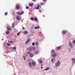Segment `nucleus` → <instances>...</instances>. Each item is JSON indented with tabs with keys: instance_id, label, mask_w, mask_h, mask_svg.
Returning a JSON list of instances; mask_svg holds the SVG:
<instances>
[{
	"instance_id": "obj_13",
	"label": "nucleus",
	"mask_w": 75,
	"mask_h": 75,
	"mask_svg": "<svg viewBox=\"0 0 75 75\" xmlns=\"http://www.w3.org/2000/svg\"><path fill=\"white\" fill-rule=\"evenodd\" d=\"M56 55L57 54H54L52 55V57H56Z\"/></svg>"
},
{
	"instance_id": "obj_46",
	"label": "nucleus",
	"mask_w": 75,
	"mask_h": 75,
	"mask_svg": "<svg viewBox=\"0 0 75 75\" xmlns=\"http://www.w3.org/2000/svg\"><path fill=\"white\" fill-rule=\"evenodd\" d=\"M42 66V65H41V66Z\"/></svg>"
},
{
	"instance_id": "obj_4",
	"label": "nucleus",
	"mask_w": 75,
	"mask_h": 75,
	"mask_svg": "<svg viewBox=\"0 0 75 75\" xmlns=\"http://www.w3.org/2000/svg\"><path fill=\"white\" fill-rule=\"evenodd\" d=\"M29 41H30V38H28V40L26 41L25 44H27V43H28Z\"/></svg>"
},
{
	"instance_id": "obj_38",
	"label": "nucleus",
	"mask_w": 75,
	"mask_h": 75,
	"mask_svg": "<svg viewBox=\"0 0 75 75\" xmlns=\"http://www.w3.org/2000/svg\"><path fill=\"white\" fill-rule=\"evenodd\" d=\"M43 1H44V2H45V1H47V0H43Z\"/></svg>"
},
{
	"instance_id": "obj_14",
	"label": "nucleus",
	"mask_w": 75,
	"mask_h": 75,
	"mask_svg": "<svg viewBox=\"0 0 75 75\" xmlns=\"http://www.w3.org/2000/svg\"><path fill=\"white\" fill-rule=\"evenodd\" d=\"M55 58H53L52 59L51 62H53V61H55Z\"/></svg>"
},
{
	"instance_id": "obj_5",
	"label": "nucleus",
	"mask_w": 75,
	"mask_h": 75,
	"mask_svg": "<svg viewBox=\"0 0 75 75\" xmlns=\"http://www.w3.org/2000/svg\"><path fill=\"white\" fill-rule=\"evenodd\" d=\"M16 19L17 20H20V16H17L16 17Z\"/></svg>"
},
{
	"instance_id": "obj_42",
	"label": "nucleus",
	"mask_w": 75,
	"mask_h": 75,
	"mask_svg": "<svg viewBox=\"0 0 75 75\" xmlns=\"http://www.w3.org/2000/svg\"><path fill=\"white\" fill-rule=\"evenodd\" d=\"M74 63H75V58H74Z\"/></svg>"
},
{
	"instance_id": "obj_26",
	"label": "nucleus",
	"mask_w": 75,
	"mask_h": 75,
	"mask_svg": "<svg viewBox=\"0 0 75 75\" xmlns=\"http://www.w3.org/2000/svg\"><path fill=\"white\" fill-rule=\"evenodd\" d=\"M6 33L7 34H9V33H10V32L6 31Z\"/></svg>"
},
{
	"instance_id": "obj_21",
	"label": "nucleus",
	"mask_w": 75,
	"mask_h": 75,
	"mask_svg": "<svg viewBox=\"0 0 75 75\" xmlns=\"http://www.w3.org/2000/svg\"><path fill=\"white\" fill-rule=\"evenodd\" d=\"M29 65L30 67H32V64H31V63L30 62L29 63Z\"/></svg>"
},
{
	"instance_id": "obj_35",
	"label": "nucleus",
	"mask_w": 75,
	"mask_h": 75,
	"mask_svg": "<svg viewBox=\"0 0 75 75\" xmlns=\"http://www.w3.org/2000/svg\"><path fill=\"white\" fill-rule=\"evenodd\" d=\"M52 53H54L55 52V51L54 50H52Z\"/></svg>"
},
{
	"instance_id": "obj_25",
	"label": "nucleus",
	"mask_w": 75,
	"mask_h": 75,
	"mask_svg": "<svg viewBox=\"0 0 75 75\" xmlns=\"http://www.w3.org/2000/svg\"><path fill=\"white\" fill-rule=\"evenodd\" d=\"M62 32L64 34H66V31H62Z\"/></svg>"
},
{
	"instance_id": "obj_7",
	"label": "nucleus",
	"mask_w": 75,
	"mask_h": 75,
	"mask_svg": "<svg viewBox=\"0 0 75 75\" xmlns=\"http://www.w3.org/2000/svg\"><path fill=\"white\" fill-rule=\"evenodd\" d=\"M59 65V63H56V64L55 66L56 67H57Z\"/></svg>"
},
{
	"instance_id": "obj_22",
	"label": "nucleus",
	"mask_w": 75,
	"mask_h": 75,
	"mask_svg": "<svg viewBox=\"0 0 75 75\" xmlns=\"http://www.w3.org/2000/svg\"><path fill=\"white\" fill-rule=\"evenodd\" d=\"M31 20L34 21V18H33L32 17L31 18Z\"/></svg>"
},
{
	"instance_id": "obj_47",
	"label": "nucleus",
	"mask_w": 75,
	"mask_h": 75,
	"mask_svg": "<svg viewBox=\"0 0 75 75\" xmlns=\"http://www.w3.org/2000/svg\"><path fill=\"white\" fill-rule=\"evenodd\" d=\"M12 27H13V26H12Z\"/></svg>"
},
{
	"instance_id": "obj_29",
	"label": "nucleus",
	"mask_w": 75,
	"mask_h": 75,
	"mask_svg": "<svg viewBox=\"0 0 75 75\" xmlns=\"http://www.w3.org/2000/svg\"><path fill=\"white\" fill-rule=\"evenodd\" d=\"M7 45H9V46L11 45H10V44L9 43H7Z\"/></svg>"
},
{
	"instance_id": "obj_8",
	"label": "nucleus",
	"mask_w": 75,
	"mask_h": 75,
	"mask_svg": "<svg viewBox=\"0 0 75 75\" xmlns=\"http://www.w3.org/2000/svg\"><path fill=\"white\" fill-rule=\"evenodd\" d=\"M34 20L35 21H38V19H37V17H35Z\"/></svg>"
},
{
	"instance_id": "obj_30",
	"label": "nucleus",
	"mask_w": 75,
	"mask_h": 75,
	"mask_svg": "<svg viewBox=\"0 0 75 75\" xmlns=\"http://www.w3.org/2000/svg\"><path fill=\"white\" fill-rule=\"evenodd\" d=\"M35 44H36V45H38V42H36V43Z\"/></svg>"
},
{
	"instance_id": "obj_16",
	"label": "nucleus",
	"mask_w": 75,
	"mask_h": 75,
	"mask_svg": "<svg viewBox=\"0 0 75 75\" xmlns=\"http://www.w3.org/2000/svg\"><path fill=\"white\" fill-rule=\"evenodd\" d=\"M30 57H33V54H30Z\"/></svg>"
},
{
	"instance_id": "obj_20",
	"label": "nucleus",
	"mask_w": 75,
	"mask_h": 75,
	"mask_svg": "<svg viewBox=\"0 0 75 75\" xmlns=\"http://www.w3.org/2000/svg\"><path fill=\"white\" fill-rule=\"evenodd\" d=\"M9 42H10L11 43H13V41H12V40L10 41V40H9Z\"/></svg>"
},
{
	"instance_id": "obj_44",
	"label": "nucleus",
	"mask_w": 75,
	"mask_h": 75,
	"mask_svg": "<svg viewBox=\"0 0 75 75\" xmlns=\"http://www.w3.org/2000/svg\"><path fill=\"white\" fill-rule=\"evenodd\" d=\"M33 1H35V0H33Z\"/></svg>"
},
{
	"instance_id": "obj_23",
	"label": "nucleus",
	"mask_w": 75,
	"mask_h": 75,
	"mask_svg": "<svg viewBox=\"0 0 75 75\" xmlns=\"http://www.w3.org/2000/svg\"><path fill=\"white\" fill-rule=\"evenodd\" d=\"M72 61H73V63H74V58L71 59Z\"/></svg>"
},
{
	"instance_id": "obj_31",
	"label": "nucleus",
	"mask_w": 75,
	"mask_h": 75,
	"mask_svg": "<svg viewBox=\"0 0 75 75\" xmlns=\"http://www.w3.org/2000/svg\"><path fill=\"white\" fill-rule=\"evenodd\" d=\"M33 45H35V43L34 42H33L32 43Z\"/></svg>"
},
{
	"instance_id": "obj_24",
	"label": "nucleus",
	"mask_w": 75,
	"mask_h": 75,
	"mask_svg": "<svg viewBox=\"0 0 75 75\" xmlns=\"http://www.w3.org/2000/svg\"><path fill=\"white\" fill-rule=\"evenodd\" d=\"M39 62L40 63V64H42V60H40V61Z\"/></svg>"
},
{
	"instance_id": "obj_2",
	"label": "nucleus",
	"mask_w": 75,
	"mask_h": 75,
	"mask_svg": "<svg viewBox=\"0 0 75 75\" xmlns=\"http://www.w3.org/2000/svg\"><path fill=\"white\" fill-rule=\"evenodd\" d=\"M17 14H18V15H22V14H24V12L23 11L21 12L18 11L17 12Z\"/></svg>"
},
{
	"instance_id": "obj_10",
	"label": "nucleus",
	"mask_w": 75,
	"mask_h": 75,
	"mask_svg": "<svg viewBox=\"0 0 75 75\" xmlns=\"http://www.w3.org/2000/svg\"><path fill=\"white\" fill-rule=\"evenodd\" d=\"M69 46H70V47H71V48H72V47H73L72 45V44H71V43H69Z\"/></svg>"
},
{
	"instance_id": "obj_6",
	"label": "nucleus",
	"mask_w": 75,
	"mask_h": 75,
	"mask_svg": "<svg viewBox=\"0 0 75 75\" xmlns=\"http://www.w3.org/2000/svg\"><path fill=\"white\" fill-rule=\"evenodd\" d=\"M16 9H20V6H19L18 5H17L16 7Z\"/></svg>"
},
{
	"instance_id": "obj_33",
	"label": "nucleus",
	"mask_w": 75,
	"mask_h": 75,
	"mask_svg": "<svg viewBox=\"0 0 75 75\" xmlns=\"http://www.w3.org/2000/svg\"><path fill=\"white\" fill-rule=\"evenodd\" d=\"M20 34V32L18 33L17 34V35H19Z\"/></svg>"
},
{
	"instance_id": "obj_3",
	"label": "nucleus",
	"mask_w": 75,
	"mask_h": 75,
	"mask_svg": "<svg viewBox=\"0 0 75 75\" xmlns=\"http://www.w3.org/2000/svg\"><path fill=\"white\" fill-rule=\"evenodd\" d=\"M32 65L33 66H35L36 65V63L35 62H32Z\"/></svg>"
},
{
	"instance_id": "obj_18",
	"label": "nucleus",
	"mask_w": 75,
	"mask_h": 75,
	"mask_svg": "<svg viewBox=\"0 0 75 75\" xmlns=\"http://www.w3.org/2000/svg\"><path fill=\"white\" fill-rule=\"evenodd\" d=\"M7 28L8 29V31L9 30H11V28H9V27L8 26L7 27Z\"/></svg>"
},
{
	"instance_id": "obj_27",
	"label": "nucleus",
	"mask_w": 75,
	"mask_h": 75,
	"mask_svg": "<svg viewBox=\"0 0 75 75\" xmlns=\"http://www.w3.org/2000/svg\"><path fill=\"white\" fill-rule=\"evenodd\" d=\"M13 50H16V47H14L13 48Z\"/></svg>"
},
{
	"instance_id": "obj_37",
	"label": "nucleus",
	"mask_w": 75,
	"mask_h": 75,
	"mask_svg": "<svg viewBox=\"0 0 75 75\" xmlns=\"http://www.w3.org/2000/svg\"><path fill=\"white\" fill-rule=\"evenodd\" d=\"M26 9H28L29 8V7H28V6H27L26 8Z\"/></svg>"
},
{
	"instance_id": "obj_43",
	"label": "nucleus",
	"mask_w": 75,
	"mask_h": 75,
	"mask_svg": "<svg viewBox=\"0 0 75 75\" xmlns=\"http://www.w3.org/2000/svg\"><path fill=\"white\" fill-rule=\"evenodd\" d=\"M58 63H59V60L58 61Z\"/></svg>"
},
{
	"instance_id": "obj_36",
	"label": "nucleus",
	"mask_w": 75,
	"mask_h": 75,
	"mask_svg": "<svg viewBox=\"0 0 75 75\" xmlns=\"http://www.w3.org/2000/svg\"><path fill=\"white\" fill-rule=\"evenodd\" d=\"M73 42L74 44H75V40H73Z\"/></svg>"
},
{
	"instance_id": "obj_12",
	"label": "nucleus",
	"mask_w": 75,
	"mask_h": 75,
	"mask_svg": "<svg viewBox=\"0 0 75 75\" xmlns=\"http://www.w3.org/2000/svg\"><path fill=\"white\" fill-rule=\"evenodd\" d=\"M29 6L33 7V4H29Z\"/></svg>"
},
{
	"instance_id": "obj_40",
	"label": "nucleus",
	"mask_w": 75,
	"mask_h": 75,
	"mask_svg": "<svg viewBox=\"0 0 75 75\" xmlns=\"http://www.w3.org/2000/svg\"><path fill=\"white\" fill-rule=\"evenodd\" d=\"M28 54H30V53H31V52H27Z\"/></svg>"
},
{
	"instance_id": "obj_28",
	"label": "nucleus",
	"mask_w": 75,
	"mask_h": 75,
	"mask_svg": "<svg viewBox=\"0 0 75 75\" xmlns=\"http://www.w3.org/2000/svg\"><path fill=\"white\" fill-rule=\"evenodd\" d=\"M40 4L41 5H44V3H41Z\"/></svg>"
},
{
	"instance_id": "obj_45",
	"label": "nucleus",
	"mask_w": 75,
	"mask_h": 75,
	"mask_svg": "<svg viewBox=\"0 0 75 75\" xmlns=\"http://www.w3.org/2000/svg\"><path fill=\"white\" fill-rule=\"evenodd\" d=\"M41 68H42V67H41Z\"/></svg>"
},
{
	"instance_id": "obj_11",
	"label": "nucleus",
	"mask_w": 75,
	"mask_h": 75,
	"mask_svg": "<svg viewBox=\"0 0 75 75\" xmlns=\"http://www.w3.org/2000/svg\"><path fill=\"white\" fill-rule=\"evenodd\" d=\"M23 33H24V34H28V32H27V31H25Z\"/></svg>"
},
{
	"instance_id": "obj_39",
	"label": "nucleus",
	"mask_w": 75,
	"mask_h": 75,
	"mask_svg": "<svg viewBox=\"0 0 75 75\" xmlns=\"http://www.w3.org/2000/svg\"><path fill=\"white\" fill-rule=\"evenodd\" d=\"M23 57H24V59H25V56H23Z\"/></svg>"
},
{
	"instance_id": "obj_1",
	"label": "nucleus",
	"mask_w": 75,
	"mask_h": 75,
	"mask_svg": "<svg viewBox=\"0 0 75 75\" xmlns=\"http://www.w3.org/2000/svg\"><path fill=\"white\" fill-rule=\"evenodd\" d=\"M33 46H30L27 49V50H29L30 51H31L33 50Z\"/></svg>"
},
{
	"instance_id": "obj_15",
	"label": "nucleus",
	"mask_w": 75,
	"mask_h": 75,
	"mask_svg": "<svg viewBox=\"0 0 75 75\" xmlns=\"http://www.w3.org/2000/svg\"><path fill=\"white\" fill-rule=\"evenodd\" d=\"M61 46H59V47H57V50H60V49H61Z\"/></svg>"
},
{
	"instance_id": "obj_19",
	"label": "nucleus",
	"mask_w": 75,
	"mask_h": 75,
	"mask_svg": "<svg viewBox=\"0 0 75 75\" xmlns=\"http://www.w3.org/2000/svg\"><path fill=\"white\" fill-rule=\"evenodd\" d=\"M37 28H40V26H38L37 27H35V29H36Z\"/></svg>"
},
{
	"instance_id": "obj_17",
	"label": "nucleus",
	"mask_w": 75,
	"mask_h": 75,
	"mask_svg": "<svg viewBox=\"0 0 75 75\" xmlns=\"http://www.w3.org/2000/svg\"><path fill=\"white\" fill-rule=\"evenodd\" d=\"M50 69V68L47 67L46 69H45V71H47V70H49Z\"/></svg>"
},
{
	"instance_id": "obj_9",
	"label": "nucleus",
	"mask_w": 75,
	"mask_h": 75,
	"mask_svg": "<svg viewBox=\"0 0 75 75\" xmlns=\"http://www.w3.org/2000/svg\"><path fill=\"white\" fill-rule=\"evenodd\" d=\"M39 7H40V5H38L37 7H35V8L37 9H39Z\"/></svg>"
},
{
	"instance_id": "obj_34",
	"label": "nucleus",
	"mask_w": 75,
	"mask_h": 75,
	"mask_svg": "<svg viewBox=\"0 0 75 75\" xmlns=\"http://www.w3.org/2000/svg\"><path fill=\"white\" fill-rule=\"evenodd\" d=\"M33 51H35V47H33Z\"/></svg>"
},
{
	"instance_id": "obj_32",
	"label": "nucleus",
	"mask_w": 75,
	"mask_h": 75,
	"mask_svg": "<svg viewBox=\"0 0 75 75\" xmlns=\"http://www.w3.org/2000/svg\"><path fill=\"white\" fill-rule=\"evenodd\" d=\"M7 15V12H6L5 13V16H6Z\"/></svg>"
},
{
	"instance_id": "obj_41",
	"label": "nucleus",
	"mask_w": 75,
	"mask_h": 75,
	"mask_svg": "<svg viewBox=\"0 0 75 75\" xmlns=\"http://www.w3.org/2000/svg\"><path fill=\"white\" fill-rule=\"evenodd\" d=\"M23 29L24 30V27H23Z\"/></svg>"
}]
</instances>
